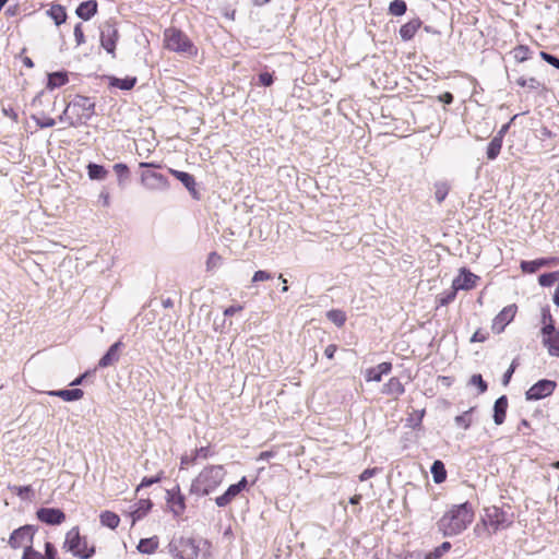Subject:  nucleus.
Returning <instances> with one entry per match:
<instances>
[{"label":"nucleus","mask_w":559,"mask_h":559,"mask_svg":"<svg viewBox=\"0 0 559 559\" xmlns=\"http://www.w3.org/2000/svg\"><path fill=\"white\" fill-rule=\"evenodd\" d=\"M489 336V333L488 331L486 330H483V329H478L472 336L471 341L472 342H485Z\"/></svg>","instance_id":"obj_54"},{"label":"nucleus","mask_w":559,"mask_h":559,"mask_svg":"<svg viewBox=\"0 0 559 559\" xmlns=\"http://www.w3.org/2000/svg\"><path fill=\"white\" fill-rule=\"evenodd\" d=\"M326 318L337 326H343L346 322V314L343 310L332 309L328 311Z\"/></svg>","instance_id":"obj_38"},{"label":"nucleus","mask_w":559,"mask_h":559,"mask_svg":"<svg viewBox=\"0 0 559 559\" xmlns=\"http://www.w3.org/2000/svg\"><path fill=\"white\" fill-rule=\"evenodd\" d=\"M514 516L510 509L491 506L484 509L481 522L489 535L507 530L513 524Z\"/></svg>","instance_id":"obj_5"},{"label":"nucleus","mask_w":559,"mask_h":559,"mask_svg":"<svg viewBox=\"0 0 559 559\" xmlns=\"http://www.w3.org/2000/svg\"><path fill=\"white\" fill-rule=\"evenodd\" d=\"M96 104L93 98L84 95H75L66 106L60 121L67 122L70 127L80 126L95 115Z\"/></svg>","instance_id":"obj_2"},{"label":"nucleus","mask_w":559,"mask_h":559,"mask_svg":"<svg viewBox=\"0 0 559 559\" xmlns=\"http://www.w3.org/2000/svg\"><path fill=\"white\" fill-rule=\"evenodd\" d=\"M480 277L472 273L468 269L461 267L459 270L457 276H455L452 281V286L456 292L471 290L477 286Z\"/></svg>","instance_id":"obj_11"},{"label":"nucleus","mask_w":559,"mask_h":559,"mask_svg":"<svg viewBox=\"0 0 559 559\" xmlns=\"http://www.w3.org/2000/svg\"><path fill=\"white\" fill-rule=\"evenodd\" d=\"M451 549V544L449 542H444L442 543L440 546H438L437 548H435L433 551L429 552L426 555V558L425 559H436V558H439L441 557L443 554H445L447 551H449Z\"/></svg>","instance_id":"obj_43"},{"label":"nucleus","mask_w":559,"mask_h":559,"mask_svg":"<svg viewBox=\"0 0 559 559\" xmlns=\"http://www.w3.org/2000/svg\"><path fill=\"white\" fill-rule=\"evenodd\" d=\"M44 103H50V99L47 97L45 92L41 91L34 97L32 102V106L37 109L36 112L32 116V119L40 129L51 128L56 124V120L50 117L49 112L40 108Z\"/></svg>","instance_id":"obj_9"},{"label":"nucleus","mask_w":559,"mask_h":559,"mask_svg":"<svg viewBox=\"0 0 559 559\" xmlns=\"http://www.w3.org/2000/svg\"><path fill=\"white\" fill-rule=\"evenodd\" d=\"M119 516L110 511H105L100 514V523L109 528H116L119 525Z\"/></svg>","instance_id":"obj_33"},{"label":"nucleus","mask_w":559,"mask_h":559,"mask_svg":"<svg viewBox=\"0 0 559 559\" xmlns=\"http://www.w3.org/2000/svg\"><path fill=\"white\" fill-rule=\"evenodd\" d=\"M457 292L454 289V287H451L450 292L442 293L438 298V304L440 306H445L450 302H452L456 297Z\"/></svg>","instance_id":"obj_45"},{"label":"nucleus","mask_w":559,"mask_h":559,"mask_svg":"<svg viewBox=\"0 0 559 559\" xmlns=\"http://www.w3.org/2000/svg\"><path fill=\"white\" fill-rule=\"evenodd\" d=\"M439 98L445 104H451L453 102V95L449 92L443 93Z\"/></svg>","instance_id":"obj_63"},{"label":"nucleus","mask_w":559,"mask_h":559,"mask_svg":"<svg viewBox=\"0 0 559 559\" xmlns=\"http://www.w3.org/2000/svg\"><path fill=\"white\" fill-rule=\"evenodd\" d=\"M140 180L148 190L166 189L169 186L168 179L163 174L153 170H143Z\"/></svg>","instance_id":"obj_12"},{"label":"nucleus","mask_w":559,"mask_h":559,"mask_svg":"<svg viewBox=\"0 0 559 559\" xmlns=\"http://www.w3.org/2000/svg\"><path fill=\"white\" fill-rule=\"evenodd\" d=\"M36 514L39 521L48 525H59L66 520V514L56 508H40Z\"/></svg>","instance_id":"obj_17"},{"label":"nucleus","mask_w":559,"mask_h":559,"mask_svg":"<svg viewBox=\"0 0 559 559\" xmlns=\"http://www.w3.org/2000/svg\"><path fill=\"white\" fill-rule=\"evenodd\" d=\"M391 370V364L390 362H382L378 365L377 367L369 368L366 371L365 379L367 381H381L382 374H385L390 372Z\"/></svg>","instance_id":"obj_25"},{"label":"nucleus","mask_w":559,"mask_h":559,"mask_svg":"<svg viewBox=\"0 0 559 559\" xmlns=\"http://www.w3.org/2000/svg\"><path fill=\"white\" fill-rule=\"evenodd\" d=\"M209 449L205 447H202L195 451V455L193 456V460H197L198 457L206 459L209 456Z\"/></svg>","instance_id":"obj_62"},{"label":"nucleus","mask_w":559,"mask_h":559,"mask_svg":"<svg viewBox=\"0 0 559 559\" xmlns=\"http://www.w3.org/2000/svg\"><path fill=\"white\" fill-rule=\"evenodd\" d=\"M48 394L51 396L61 397L63 401H67V402H72V401L81 400L84 395V392L81 389H71V390L49 391Z\"/></svg>","instance_id":"obj_26"},{"label":"nucleus","mask_w":559,"mask_h":559,"mask_svg":"<svg viewBox=\"0 0 559 559\" xmlns=\"http://www.w3.org/2000/svg\"><path fill=\"white\" fill-rule=\"evenodd\" d=\"M63 548L80 559H88L95 554V547H88L86 538L80 535L79 527H72L67 533Z\"/></svg>","instance_id":"obj_6"},{"label":"nucleus","mask_w":559,"mask_h":559,"mask_svg":"<svg viewBox=\"0 0 559 559\" xmlns=\"http://www.w3.org/2000/svg\"><path fill=\"white\" fill-rule=\"evenodd\" d=\"M91 374V371H85L83 374L70 382L71 386H76L83 383V381Z\"/></svg>","instance_id":"obj_61"},{"label":"nucleus","mask_w":559,"mask_h":559,"mask_svg":"<svg viewBox=\"0 0 559 559\" xmlns=\"http://www.w3.org/2000/svg\"><path fill=\"white\" fill-rule=\"evenodd\" d=\"M515 368H516V360L514 359L512 361V364L510 365L509 369L503 374V378H502V384L503 385H508L509 384V382L511 380V377L514 373Z\"/></svg>","instance_id":"obj_56"},{"label":"nucleus","mask_w":559,"mask_h":559,"mask_svg":"<svg viewBox=\"0 0 559 559\" xmlns=\"http://www.w3.org/2000/svg\"><path fill=\"white\" fill-rule=\"evenodd\" d=\"M118 31L116 26L110 23L106 22L100 29V44L102 47L108 52L114 55L116 49V44L118 40Z\"/></svg>","instance_id":"obj_14"},{"label":"nucleus","mask_w":559,"mask_h":559,"mask_svg":"<svg viewBox=\"0 0 559 559\" xmlns=\"http://www.w3.org/2000/svg\"><path fill=\"white\" fill-rule=\"evenodd\" d=\"M512 53L516 62H525L531 58L532 51L528 46L519 45L513 49Z\"/></svg>","instance_id":"obj_35"},{"label":"nucleus","mask_w":559,"mask_h":559,"mask_svg":"<svg viewBox=\"0 0 559 559\" xmlns=\"http://www.w3.org/2000/svg\"><path fill=\"white\" fill-rule=\"evenodd\" d=\"M385 391L386 393L389 394H393V395H401L404 393V386L402 385V383L395 379V378H392L386 384H385Z\"/></svg>","instance_id":"obj_42"},{"label":"nucleus","mask_w":559,"mask_h":559,"mask_svg":"<svg viewBox=\"0 0 559 559\" xmlns=\"http://www.w3.org/2000/svg\"><path fill=\"white\" fill-rule=\"evenodd\" d=\"M160 480V475L154 476V477H144L141 481V484L138 486L136 491H139L141 488L150 487Z\"/></svg>","instance_id":"obj_52"},{"label":"nucleus","mask_w":559,"mask_h":559,"mask_svg":"<svg viewBox=\"0 0 559 559\" xmlns=\"http://www.w3.org/2000/svg\"><path fill=\"white\" fill-rule=\"evenodd\" d=\"M474 512L468 502L453 506L438 522L439 530L444 536L462 533L472 523Z\"/></svg>","instance_id":"obj_1"},{"label":"nucleus","mask_w":559,"mask_h":559,"mask_svg":"<svg viewBox=\"0 0 559 559\" xmlns=\"http://www.w3.org/2000/svg\"><path fill=\"white\" fill-rule=\"evenodd\" d=\"M74 38L78 45H82L85 43V35L81 24H76L74 27Z\"/></svg>","instance_id":"obj_55"},{"label":"nucleus","mask_w":559,"mask_h":559,"mask_svg":"<svg viewBox=\"0 0 559 559\" xmlns=\"http://www.w3.org/2000/svg\"><path fill=\"white\" fill-rule=\"evenodd\" d=\"M259 81L264 86H270L273 84V75L269 72H263L259 75Z\"/></svg>","instance_id":"obj_58"},{"label":"nucleus","mask_w":559,"mask_h":559,"mask_svg":"<svg viewBox=\"0 0 559 559\" xmlns=\"http://www.w3.org/2000/svg\"><path fill=\"white\" fill-rule=\"evenodd\" d=\"M168 548L176 559H197L199 556V546L190 537L175 538L169 543Z\"/></svg>","instance_id":"obj_7"},{"label":"nucleus","mask_w":559,"mask_h":559,"mask_svg":"<svg viewBox=\"0 0 559 559\" xmlns=\"http://www.w3.org/2000/svg\"><path fill=\"white\" fill-rule=\"evenodd\" d=\"M518 115H514L510 121L506 124H503L500 130L497 132V134L495 135L496 138H500V140L503 141L506 134L508 133L509 129H510V126L511 123L516 119Z\"/></svg>","instance_id":"obj_57"},{"label":"nucleus","mask_w":559,"mask_h":559,"mask_svg":"<svg viewBox=\"0 0 559 559\" xmlns=\"http://www.w3.org/2000/svg\"><path fill=\"white\" fill-rule=\"evenodd\" d=\"M552 301L557 307H559V284L554 292Z\"/></svg>","instance_id":"obj_64"},{"label":"nucleus","mask_w":559,"mask_h":559,"mask_svg":"<svg viewBox=\"0 0 559 559\" xmlns=\"http://www.w3.org/2000/svg\"><path fill=\"white\" fill-rule=\"evenodd\" d=\"M22 559H45V557L31 546H26Z\"/></svg>","instance_id":"obj_49"},{"label":"nucleus","mask_w":559,"mask_h":559,"mask_svg":"<svg viewBox=\"0 0 559 559\" xmlns=\"http://www.w3.org/2000/svg\"><path fill=\"white\" fill-rule=\"evenodd\" d=\"M516 84L523 88H528L530 91H536L543 86L540 81H538L534 76H532V78L520 76L519 79H516Z\"/></svg>","instance_id":"obj_34"},{"label":"nucleus","mask_w":559,"mask_h":559,"mask_svg":"<svg viewBox=\"0 0 559 559\" xmlns=\"http://www.w3.org/2000/svg\"><path fill=\"white\" fill-rule=\"evenodd\" d=\"M471 384L476 385L479 389V393H484L487 390V383L483 380L480 374H474L471 378Z\"/></svg>","instance_id":"obj_47"},{"label":"nucleus","mask_w":559,"mask_h":559,"mask_svg":"<svg viewBox=\"0 0 559 559\" xmlns=\"http://www.w3.org/2000/svg\"><path fill=\"white\" fill-rule=\"evenodd\" d=\"M450 191V186L448 182L441 181L435 183V198L437 202L442 203L448 197Z\"/></svg>","instance_id":"obj_37"},{"label":"nucleus","mask_w":559,"mask_h":559,"mask_svg":"<svg viewBox=\"0 0 559 559\" xmlns=\"http://www.w3.org/2000/svg\"><path fill=\"white\" fill-rule=\"evenodd\" d=\"M272 278V274L267 271H257L252 276V283L266 282Z\"/></svg>","instance_id":"obj_48"},{"label":"nucleus","mask_w":559,"mask_h":559,"mask_svg":"<svg viewBox=\"0 0 559 559\" xmlns=\"http://www.w3.org/2000/svg\"><path fill=\"white\" fill-rule=\"evenodd\" d=\"M151 508H152L151 500H148V499L140 500L139 508L133 512V518L134 519H141L142 516H144L147 513V511Z\"/></svg>","instance_id":"obj_44"},{"label":"nucleus","mask_w":559,"mask_h":559,"mask_svg":"<svg viewBox=\"0 0 559 559\" xmlns=\"http://www.w3.org/2000/svg\"><path fill=\"white\" fill-rule=\"evenodd\" d=\"M423 25V21L419 17L412 19L407 23L403 24L400 27V36L404 41L411 40L414 38L416 33Z\"/></svg>","instance_id":"obj_21"},{"label":"nucleus","mask_w":559,"mask_h":559,"mask_svg":"<svg viewBox=\"0 0 559 559\" xmlns=\"http://www.w3.org/2000/svg\"><path fill=\"white\" fill-rule=\"evenodd\" d=\"M44 557H45V559H58L57 549L50 542H47L45 544V556Z\"/></svg>","instance_id":"obj_53"},{"label":"nucleus","mask_w":559,"mask_h":559,"mask_svg":"<svg viewBox=\"0 0 559 559\" xmlns=\"http://www.w3.org/2000/svg\"><path fill=\"white\" fill-rule=\"evenodd\" d=\"M475 411V407H471L469 409L465 411L463 414L456 416L454 418V421L456 426L462 427L464 430L468 429L473 423L472 415Z\"/></svg>","instance_id":"obj_32"},{"label":"nucleus","mask_w":559,"mask_h":559,"mask_svg":"<svg viewBox=\"0 0 559 559\" xmlns=\"http://www.w3.org/2000/svg\"><path fill=\"white\" fill-rule=\"evenodd\" d=\"M557 383L551 380L543 379L533 384L525 393L527 401H538L552 394Z\"/></svg>","instance_id":"obj_10"},{"label":"nucleus","mask_w":559,"mask_h":559,"mask_svg":"<svg viewBox=\"0 0 559 559\" xmlns=\"http://www.w3.org/2000/svg\"><path fill=\"white\" fill-rule=\"evenodd\" d=\"M119 361V352H107L99 360L98 367L106 368Z\"/></svg>","instance_id":"obj_40"},{"label":"nucleus","mask_w":559,"mask_h":559,"mask_svg":"<svg viewBox=\"0 0 559 559\" xmlns=\"http://www.w3.org/2000/svg\"><path fill=\"white\" fill-rule=\"evenodd\" d=\"M518 312L515 304L506 306L492 320L491 330L501 333L511 323Z\"/></svg>","instance_id":"obj_13"},{"label":"nucleus","mask_w":559,"mask_h":559,"mask_svg":"<svg viewBox=\"0 0 559 559\" xmlns=\"http://www.w3.org/2000/svg\"><path fill=\"white\" fill-rule=\"evenodd\" d=\"M222 257L217 252H211L206 260V269L211 271L221 264Z\"/></svg>","instance_id":"obj_46"},{"label":"nucleus","mask_w":559,"mask_h":559,"mask_svg":"<svg viewBox=\"0 0 559 559\" xmlns=\"http://www.w3.org/2000/svg\"><path fill=\"white\" fill-rule=\"evenodd\" d=\"M539 56L547 63L551 64L556 69H559V58H557V57H555V56H552V55H550V53H548L546 51H540Z\"/></svg>","instance_id":"obj_50"},{"label":"nucleus","mask_w":559,"mask_h":559,"mask_svg":"<svg viewBox=\"0 0 559 559\" xmlns=\"http://www.w3.org/2000/svg\"><path fill=\"white\" fill-rule=\"evenodd\" d=\"M430 472L436 484H441L447 478V471L444 464L439 460L432 463Z\"/></svg>","instance_id":"obj_30"},{"label":"nucleus","mask_w":559,"mask_h":559,"mask_svg":"<svg viewBox=\"0 0 559 559\" xmlns=\"http://www.w3.org/2000/svg\"><path fill=\"white\" fill-rule=\"evenodd\" d=\"M87 174L92 180L104 179L107 175V170L102 165L88 164Z\"/></svg>","instance_id":"obj_36"},{"label":"nucleus","mask_w":559,"mask_h":559,"mask_svg":"<svg viewBox=\"0 0 559 559\" xmlns=\"http://www.w3.org/2000/svg\"><path fill=\"white\" fill-rule=\"evenodd\" d=\"M559 265L558 257H548V258H539L532 261H522L520 267L523 273L533 274L536 273L539 269L545 266H557Z\"/></svg>","instance_id":"obj_15"},{"label":"nucleus","mask_w":559,"mask_h":559,"mask_svg":"<svg viewBox=\"0 0 559 559\" xmlns=\"http://www.w3.org/2000/svg\"><path fill=\"white\" fill-rule=\"evenodd\" d=\"M557 281H559V271L544 273V274L539 275V277H538V283L543 287H550Z\"/></svg>","instance_id":"obj_39"},{"label":"nucleus","mask_w":559,"mask_h":559,"mask_svg":"<svg viewBox=\"0 0 559 559\" xmlns=\"http://www.w3.org/2000/svg\"><path fill=\"white\" fill-rule=\"evenodd\" d=\"M247 478L242 477L237 484L230 485L227 490L215 499L218 507H226L246 487Z\"/></svg>","instance_id":"obj_16"},{"label":"nucleus","mask_w":559,"mask_h":559,"mask_svg":"<svg viewBox=\"0 0 559 559\" xmlns=\"http://www.w3.org/2000/svg\"><path fill=\"white\" fill-rule=\"evenodd\" d=\"M164 47L188 58H194L199 52L198 47L189 36L176 27H169L164 31Z\"/></svg>","instance_id":"obj_4"},{"label":"nucleus","mask_w":559,"mask_h":559,"mask_svg":"<svg viewBox=\"0 0 559 559\" xmlns=\"http://www.w3.org/2000/svg\"><path fill=\"white\" fill-rule=\"evenodd\" d=\"M508 408V399L506 395L496 400L493 405V421L496 425L503 424Z\"/></svg>","instance_id":"obj_24"},{"label":"nucleus","mask_w":559,"mask_h":559,"mask_svg":"<svg viewBox=\"0 0 559 559\" xmlns=\"http://www.w3.org/2000/svg\"><path fill=\"white\" fill-rule=\"evenodd\" d=\"M377 473V468H367L359 475V480L365 481Z\"/></svg>","instance_id":"obj_60"},{"label":"nucleus","mask_w":559,"mask_h":559,"mask_svg":"<svg viewBox=\"0 0 559 559\" xmlns=\"http://www.w3.org/2000/svg\"><path fill=\"white\" fill-rule=\"evenodd\" d=\"M406 10L407 4L404 0H393L389 5V12L395 16L405 14Z\"/></svg>","instance_id":"obj_41"},{"label":"nucleus","mask_w":559,"mask_h":559,"mask_svg":"<svg viewBox=\"0 0 559 559\" xmlns=\"http://www.w3.org/2000/svg\"><path fill=\"white\" fill-rule=\"evenodd\" d=\"M224 477L225 469L222 465L206 466L192 480L190 492L197 496H206L222 484Z\"/></svg>","instance_id":"obj_3"},{"label":"nucleus","mask_w":559,"mask_h":559,"mask_svg":"<svg viewBox=\"0 0 559 559\" xmlns=\"http://www.w3.org/2000/svg\"><path fill=\"white\" fill-rule=\"evenodd\" d=\"M97 8L98 5L95 0H87L79 4L75 13L80 19L88 21L97 13Z\"/></svg>","instance_id":"obj_23"},{"label":"nucleus","mask_w":559,"mask_h":559,"mask_svg":"<svg viewBox=\"0 0 559 559\" xmlns=\"http://www.w3.org/2000/svg\"><path fill=\"white\" fill-rule=\"evenodd\" d=\"M114 171L119 178H128L129 167L126 164L118 163L114 166Z\"/></svg>","instance_id":"obj_51"},{"label":"nucleus","mask_w":559,"mask_h":559,"mask_svg":"<svg viewBox=\"0 0 559 559\" xmlns=\"http://www.w3.org/2000/svg\"><path fill=\"white\" fill-rule=\"evenodd\" d=\"M47 14L55 21L56 25H61L67 20V12L61 4H51Z\"/></svg>","instance_id":"obj_28"},{"label":"nucleus","mask_w":559,"mask_h":559,"mask_svg":"<svg viewBox=\"0 0 559 559\" xmlns=\"http://www.w3.org/2000/svg\"><path fill=\"white\" fill-rule=\"evenodd\" d=\"M136 83L135 76H127L124 79H118V78H109V85L112 87H117L123 91H130L134 87Z\"/></svg>","instance_id":"obj_27"},{"label":"nucleus","mask_w":559,"mask_h":559,"mask_svg":"<svg viewBox=\"0 0 559 559\" xmlns=\"http://www.w3.org/2000/svg\"><path fill=\"white\" fill-rule=\"evenodd\" d=\"M169 174L179 180L194 198H198L195 178L191 174L173 168H169Z\"/></svg>","instance_id":"obj_18"},{"label":"nucleus","mask_w":559,"mask_h":559,"mask_svg":"<svg viewBox=\"0 0 559 559\" xmlns=\"http://www.w3.org/2000/svg\"><path fill=\"white\" fill-rule=\"evenodd\" d=\"M159 542L157 536L142 538L138 545V550L142 554H153L158 548Z\"/></svg>","instance_id":"obj_29"},{"label":"nucleus","mask_w":559,"mask_h":559,"mask_svg":"<svg viewBox=\"0 0 559 559\" xmlns=\"http://www.w3.org/2000/svg\"><path fill=\"white\" fill-rule=\"evenodd\" d=\"M543 329L542 337L543 344L548 349H559V331L554 325V319L548 308L542 311Z\"/></svg>","instance_id":"obj_8"},{"label":"nucleus","mask_w":559,"mask_h":559,"mask_svg":"<svg viewBox=\"0 0 559 559\" xmlns=\"http://www.w3.org/2000/svg\"><path fill=\"white\" fill-rule=\"evenodd\" d=\"M243 306L242 305H234V306H230L228 308H226L224 310V316L225 317H233L235 313L237 312H241L243 310Z\"/></svg>","instance_id":"obj_59"},{"label":"nucleus","mask_w":559,"mask_h":559,"mask_svg":"<svg viewBox=\"0 0 559 559\" xmlns=\"http://www.w3.org/2000/svg\"><path fill=\"white\" fill-rule=\"evenodd\" d=\"M33 538V532L29 526H23L17 530H15L9 539V544L13 548H19L23 546L25 543L31 542Z\"/></svg>","instance_id":"obj_19"},{"label":"nucleus","mask_w":559,"mask_h":559,"mask_svg":"<svg viewBox=\"0 0 559 559\" xmlns=\"http://www.w3.org/2000/svg\"><path fill=\"white\" fill-rule=\"evenodd\" d=\"M502 143L503 141L500 140V138L493 136L491 139L486 150V155L489 160H493L499 156L502 148Z\"/></svg>","instance_id":"obj_31"},{"label":"nucleus","mask_w":559,"mask_h":559,"mask_svg":"<svg viewBox=\"0 0 559 559\" xmlns=\"http://www.w3.org/2000/svg\"><path fill=\"white\" fill-rule=\"evenodd\" d=\"M69 83V73L67 71H57L47 76L46 88L53 91Z\"/></svg>","instance_id":"obj_22"},{"label":"nucleus","mask_w":559,"mask_h":559,"mask_svg":"<svg viewBox=\"0 0 559 559\" xmlns=\"http://www.w3.org/2000/svg\"><path fill=\"white\" fill-rule=\"evenodd\" d=\"M167 502L174 515H181L186 509L185 497L180 493L179 489L177 491H167Z\"/></svg>","instance_id":"obj_20"}]
</instances>
